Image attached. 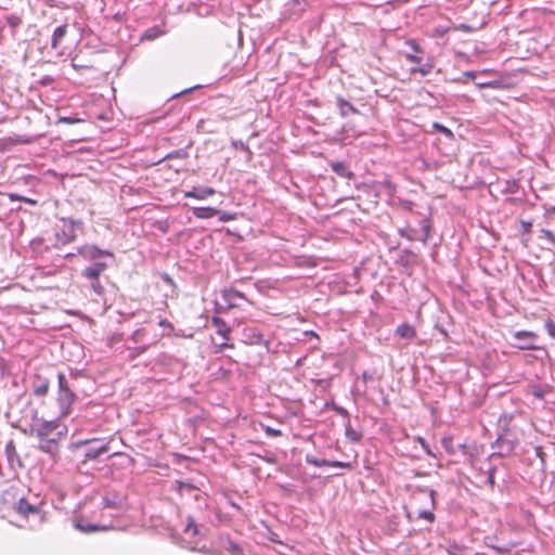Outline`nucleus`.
<instances>
[{
	"instance_id": "obj_37",
	"label": "nucleus",
	"mask_w": 555,
	"mask_h": 555,
	"mask_svg": "<svg viewBox=\"0 0 555 555\" xmlns=\"http://www.w3.org/2000/svg\"><path fill=\"white\" fill-rule=\"evenodd\" d=\"M188 156V153L184 150H177L172 151L169 154H167L164 159H171V158H185Z\"/></svg>"
},
{
	"instance_id": "obj_30",
	"label": "nucleus",
	"mask_w": 555,
	"mask_h": 555,
	"mask_svg": "<svg viewBox=\"0 0 555 555\" xmlns=\"http://www.w3.org/2000/svg\"><path fill=\"white\" fill-rule=\"evenodd\" d=\"M396 334L402 338L410 339L415 335V330L408 323H403L397 327Z\"/></svg>"
},
{
	"instance_id": "obj_29",
	"label": "nucleus",
	"mask_w": 555,
	"mask_h": 555,
	"mask_svg": "<svg viewBox=\"0 0 555 555\" xmlns=\"http://www.w3.org/2000/svg\"><path fill=\"white\" fill-rule=\"evenodd\" d=\"M345 435L351 442H360L362 439V433L356 430L350 422L345 424Z\"/></svg>"
},
{
	"instance_id": "obj_32",
	"label": "nucleus",
	"mask_w": 555,
	"mask_h": 555,
	"mask_svg": "<svg viewBox=\"0 0 555 555\" xmlns=\"http://www.w3.org/2000/svg\"><path fill=\"white\" fill-rule=\"evenodd\" d=\"M7 195L10 198L11 202L18 201V202H23L25 204H28L30 206L38 205V201L34 199V198H30V197H26V196L16 194V193H8Z\"/></svg>"
},
{
	"instance_id": "obj_28",
	"label": "nucleus",
	"mask_w": 555,
	"mask_h": 555,
	"mask_svg": "<svg viewBox=\"0 0 555 555\" xmlns=\"http://www.w3.org/2000/svg\"><path fill=\"white\" fill-rule=\"evenodd\" d=\"M212 324L217 327V334L228 339L230 333V327L228 324L218 317L212 318Z\"/></svg>"
},
{
	"instance_id": "obj_6",
	"label": "nucleus",
	"mask_w": 555,
	"mask_h": 555,
	"mask_svg": "<svg viewBox=\"0 0 555 555\" xmlns=\"http://www.w3.org/2000/svg\"><path fill=\"white\" fill-rule=\"evenodd\" d=\"M513 341L511 345L520 350H535L538 336L530 331H517L512 335Z\"/></svg>"
},
{
	"instance_id": "obj_39",
	"label": "nucleus",
	"mask_w": 555,
	"mask_h": 555,
	"mask_svg": "<svg viewBox=\"0 0 555 555\" xmlns=\"http://www.w3.org/2000/svg\"><path fill=\"white\" fill-rule=\"evenodd\" d=\"M540 237L546 238L552 245L555 246V234L552 231L547 229H542L540 231Z\"/></svg>"
},
{
	"instance_id": "obj_9",
	"label": "nucleus",
	"mask_w": 555,
	"mask_h": 555,
	"mask_svg": "<svg viewBox=\"0 0 555 555\" xmlns=\"http://www.w3.org/2000/svg\"><path fill=\"white\" fill-rule=\"evenodd\" d=\"M13 508L18 515L25 518L33 516L38 518L39 521L42 519L40 507L36 504L29 503L24 498H21L16 503H14Z\"/></svg>"
},
{
	"instance_id": "obj_15",
	"label": "nucleus",
	"mask_w": 555,
	"mask_h": 555,
	"mask_svg": "<svg viewBox=\"0 0 555 555\" xmlns=\"http://www.w3.org/2000/svg\"><path fill=\"white\" fill-rule=\"evenodd\" d=\"M31 389L34 395L37 397L47 396L50 389L49 378L42 376L41 374H36L31 380Z\"/></svg>"
},
{
	"instance_id": "obj_7",
	"label": "nucleus",
	"mask_w": 555,
	"mask_h": 555,
	"mask_svg": "<svg viewBox=\"0 0 555 555\" xmlns=\"http://www.w3.org/2000/svg\"><path fill=\"white\" fill-rule=\"evenodd\" d=\"M63 417L60 415L51 421H40L37 424H31V433H34L39 438H48L53 431H55L60 427V421Z\"/></svg>"
},
{
	"instance_id": "obj_25",
	"label": "nucleus",
	"mask_w": 555,
	"mask_h": 555,
	"mask_svg": "<svg viewBox=\"0 0 555 555\" xmlns=\"http://www.w3.org/2000/svg\"><path fill=\"white\" fill-rule=\"evenodd\" d=\"M192 211L195 218L209 219L217 216L219 209L214 207H194Z\"/></svg>"
},
{
	"instance_id": "obj_60",
	"label": "nucleus",
	"mask_w": 555,
	"mask_h": 555,
	"mask_svg": "<svg viewBox=\"0 0 555 555\" xmlns=\"http://www.w3.org/2000/svg\"><path fill=\"white\" fill-rule=\"evenodd\" d=\"M238 147H241L242 150L247 151L248 153H250L248 146L244 142H240L238 143Z\"/></svg>"
},
{
	"instance_id": "obj_61",
	"label": "nucleus",
	"mask_w": 555,
	"mask_h": 555,
	"mask_svg": "<svg viewBox=\"0 0 555 555\" xmlns=\"http://www.w3.org/2000/svg\"><path fill=\"white\" fill-rule=\"evenodd\" d=\"M464 75L467 76L468 78H472V79L476 78V73L475 72H466Z\"/></svg>"
},
{
	"instance_id": "obj_24",
	"label": "nucleus",
	"mask_w": 555,
	"mask_h": 555,
	"mask_svg": "<svg viewBox=\"0 0 555 555\" xmlns=\"http://www.w3.org/2000/svg\"><path fill=\"white\" fill-rule=\"evenodd\" d=\"M67 34V25L56 27L52 34L51 47L57 49Z\"/></svg>"
},
{
	"instance_id": "obj_58",
	"label": "nucleus",
	"mask_w": 555,
	"mask_h": 555,
	"mask_svg": "<svg viewBox=\"0 0 555 555\" xmlns=\"http://www.w3.org/2000/svg\"><path fill=\"white\" fill-rule=\"evenodd\" d=\"M76 255H78L77 251L76 253H68V254L64 255V258L66 260H72Z\"/></svg>"
},
{
	"instance_id": "obj_47",
	"label": "nucleus",
	"mask_w": 555,
	"mask_h": 555,
	"mask_svg": "<svg viewBox=\"0 0 555 555\" xmlns=\"http://www.w3.org/2000/svg\"><path fill=\"white\" fill-rule=\"evenodd\" d=\"M495 470H496V469H495L494 467H493V468H491V469L489 470V476H488V478H487V483H489L491 488H493V487H494V485H495V481H494V474H495Z\"/></svg>"
},
{
	"instance_id": "obj_55",
	"label": "nucleus",
	"mask_w": 555,
	"mask_h": 555,
	"mask_svg": "<svg viewBox=\"0 0 555 555\" xmlns=\"http://www.w3.org/2000/svg\"><path fill=\"white\" fill-rule=\"evenodd\" d=\"M141 333H142V331H141V330L135 331V332L132 334L131 338H132L134 341H138V340H139V336L141 335Z\"/></svg>"
},
{
	"instance_id": "obj_46",
	"label": "nucleus",
	"mask_w": 555,
	"mask_h": 555,
	"mask_svg": "<svg viewBox=\"0 0 555 555\" xmlns=\"http://www.w3.org/2000/svg\"><path fill=\"white\" fill-rule=\"evenodd\" d=\"M8 24L12 27H16L21 24V18L15 15H11L8 17Z\"/></svg>"
},
{
	"instance_id": "obj_62",
	"label": "nucleus",
	"mask_w": 555,
	"mask_h": 555,
	"mask_svg": "<svg viewBox=\"0 0 555 555\" xmlns=\"http://www.w3.org/2000/svg\"><path fill=\"white\" fill-rule=\"evenodd\" d=\"M73 66L75 68H85L86 66L85 65H81V63H76V59L73 60Z\"/></svg>"
},
{
	"instance_id": "obj_38",
	"label": "nucleus",
	"mask_w": 555,
	"mask_h": 555,
	"mask_svg": "<svg viewBox=\"0 0 555 555\" xmlns=\"http://www.w3.org/2000/svg\"><path fill=\"white\" fill-rule=\"evenodd\" d=\"M90 283H91V288L92 291L96 294V295H102L103 292H104V287L103 285L101 284L100 280L96 279V280H89Z\"/></svg>"
},
{
	"instance_id": "obj_17",
	"label": "nucleus",
	"mask_w": 555,
	"mask_h": 555,
	"mask_svg": "<svg viewBox=\"0 0 555 555\" xmlns=\"http://www.w3.org/2000/svg\"><path fill=\"white\" fill-rule=\"evenodd\" d=\"M62 433L60 431L57 434V438H40L38 449L44 453H48L50 455H54L57 452L59 448V440Z\"/></svg>"
},
{
	"instance_id": "obj_20",
	"label": "nucleus",
	"mask_w": 555,
	"mask_h": 555,
	"mask_svg": "<svg viewBox=\"0 0 555 555\" xmlns=\"http://www.w3.org/2000/svg\"><path fill=\"white\" fill-rule=\"evenodd\" d=\"M215 193L216 190L210 186H195L191 191L185 192L184 196L189 198L206 199Z\"/></svg>"
},
{
	"instance_id": "obj_8",
	"label": "nucleus",
	"mask_w": 555,
	"mask_h": 555,
	"mask_svg": "<svg viewBox=\"0 0 555 555\" xmlns=\"http://www.w3.org/2000/svg\"><path fill=\"white\" fill-rule=\"evenodd\" d=\"M100 442L99 439H88L83 441H79L78 446H89L86 449L85 457L87 460H96L104 453H107L109 451L108 443H101L99 446H94L95 443Z\"/></svg>"
},
{
	"instance_id": "obj_3",
	"label": "nucleus",
	"mask_w": 555,
	"mask_h": 555,
	"mask_svg": "<svg viewBox=\"0 0 555 555\" xmlns=\"http://www.w3.org/2000/svg\"><path fill=\"white\" fill-rule=\"evenodd\" d=\"M435 490L418 487V501L424 503V507L418 508V518L427 520L428 522H433L435 520Z\"/></svg>"
},
{
	"instance_id": "obj_33",
	"label": "nucleus",
	"mask_w": 555,
	"mask_h": 555,
	"mask_svg": "<svg viewBox=\"0 0 555 555\" xmlns=\"http://www.w3.org/2000/svg\"><path fill=\"white\" fill-rule=\"evenodd\" d=\"M447 552L449 555H466V548L456 542H449Z\"/></svg>"
},
{
	"instance_id": "obj_14",
	"label": "nucleus",
	"mask_w": 555,
	"mask_h": 555,
	"mask_svg": "<svg viewBox=\"0 0 555 555\" xmlns=\"http://www.w3.org/2000/svg\"><path fill=\"white\" fill-rule=\"evenodd\" d=\"M107 267L108 263L105 260L92 262L82 270L81 275L87 280H96L107 269Z\"/></svg>"
},
{
	"instance_id": "obj_18",
	"label": "nucleus",
	"mask_w": 555,
	"mask_h": 555,
	"mask_svg": "<svg viewBox=\"0 0 555 555\" xmlns=\"http://www.w3.org/2000/svg\"><path fill=\"white\" fill-rule=\"evenodd\" d=\"M307 8V1L306 0H284V9L285 13H287L289 16L300 15Z\"/></svg>"
},
{
	"instance_id": "obj_48",
	"label": "nucleus",
	"mask_w": 555,
	"mask_h": 555,
	"mask_svg": "<svg viewBox=\"0 0 555 555\" xmlns=\"http://www.w3.org/2000/svg\"><path fill=\"white\" fill-rule=\"evenodd\" d=\"M547 333L555 338V323L553 321H548L546 323Z\"/></svg>"
},
{
	"instance_id": "obj_19",
	"label": "nucleus",
	"mask_w": 555,
	"mask_h": 555,
	"mask_svg": "<svg viewBox=\"0 0 555 555\" xmlns=\"http://www.w3.org/2000/svg\"><path fill=\"white\" fill-rule=\"evenodd\" d=\"M125 498L117 492H108L103 496L102 505L105 508H120L124 505Z\"/></svg>"
},
{
	"instance_id": "obj_22",
	"label": "nucleus",
	"mask_w": 555,
	"mask_h": 555,
	"mask_svg": "<svg viewBox=\"0 0 555 555\" xmlns=\"http://www.w3.org/2000/svg\"><path fill=\"white\" fill-rule=\"evenodd\" d=\"M220 546L228 551L231 555H243V548L241 545L232 541L228 537H221L220 538Z\"/></svg>"
},
{
	"instance_id": "obj_2",
	"label": "nucleus",
	"mask_w": 555,
	"mask_h": 555,
	"mask_svg": "<svg viewBox=\"0 0 555 555\" xmlns=\"http://www.w3.org/2000/svg\"><path fill=\"white\" fill-rule=\"evenodd\" d=\"M518 442L517 435L512 429L503 427L493 443V448L499 449L501 456H508L514 452Z\"/></svg>"
},
{
	"instance_id": "obj_11",
	"label": "nucleus",
	"mask_w": 555,
	"mask_h": 555,
	"mask_svg": "<svg viewBox=\"0 0 555 555\" xmlns=\"http://www.w3.org/2000/svg\"><path fill=\"white\" fill-rule=\"evenodd\" d=\"M221 300L224 308L232 309L240 307L238 300H246V298L243 293L234 288H227L221 292Z\"/></svg>"
},
{
	"instance_id": "obj_35",
	"label": "nucleus",
	"mask_w": 555,
	"mask_h": 555,
	"mask_svg": "<svg viewBox=\"0 0 555 555\" xmlns=\"http://www.w3.org/2000/svg\"><path fill=\"white\" fill-rule=\"evenodd\" d=\"M441 444L450 455H454L456 453V444H454L451 436L443 437L441 439Z\"/></svg>"
},
{
	"instance_id": "obj_26",
	"label": "nucleus",
	"mask_w": 555,
	"mask_h": 555,
	"mask_svg": "<svg viewBox=\"0 0 555 555\" xmlns=\"http://www.w3.org/2000/svg\"><path fill=\"white\" fill-rule=\"evenodd\" d=\"M492 540H493L492 537H486L485 544L487 547L494 550L498 554H509L511 551L516 546V543H508V544L501 545V546L495 545V544H493V542H491Z\"/></svg>"
},
{
	"instance_id": "obj_59",
	"label": "nucleus",
	"mask_w": 555,
	"mask_h": 555,
	"mask_svg": "<svg viewBox=\"0 0 555 555\" xmlns=\"http://www.w3.org/2000/svg\"><path fill=\"white\" fill-rule=\"evenodd\" d=\"M537 455L542 460V462L544 461L543 456H544V453L542 451L541 448H537Z\"/></svg>"
},
{
	"instance_id": "obj_4",
	"label": "nucleus",
	"mask_w": 555,
	"mask_h": 555,
	"mask_svg": "<svg viewBox=\"0 0 555 555\" xmlns=\"http://www.w3.org/2000/svg\"><path fill=\"white\" fill-rule=\"evenodd\" d=\"M77 254L85 260L92 262L105 260L106 258H114L113 251L108 249H102L93 244H85L77 247Z\"/></svg>"
},
{
	"instance_id": "obj_63",
	"label": "nucleus",
	"mask_w": 555,
	"mask_h": 555,
	"mask_svg": "<svg viewBox=\"0 0 555 555\" xmlns=\"http://www.w3.org/2000/svg\"><path fill=\"white\" fill-rule=\"evenodd\" d=\"M337 411H338V413H340V414H341V415H344V416H347V415H348L347 410H345L344 408H337Z\"/></svg>"
},
{
	"instance_id": "obj_56",
	"label": "nucleus",
	"mask_w": 555,
	"mask_h": 555,
	"mask_svg": "<svg viewBox=\"0 0 555 555\" xmlns=\"http://www.w3.org/2000/svg\"><path fill=\"white\" fill-rule=\"evenodd\" d=\"M179 486H180V489H191L192 486L189 483V482H183V481H180L179 482Z\"/></svg>"
},
{
	"instance_id": "obj_51",
	"label": "nucleus",
	"mask_w": 555,
	"mask_h": 555,
	"mask_svg": "<svg viewBox=\"0 0 555 555\" xmlns=\"http://www.w3.org/2000/svg\"><path fill=\"white\" fill-rule=\"evenodd\" d=\"M77 119H74L72 117H60L57 120V124H74Z\"/></svg>"
},
{
	"instance_id": "obj_34",
	"label": "nucleus",
	"mask_w": 555,
	"mask_h": 555,
	"mask_svg": "<svg viewBox=\"0 0 555 555\" xmlns=\"http://www.w3.org/2000/svg\"><path fill=\"white\" fill-rule=\"evenodd\" d=\"M519 189L518 182L516 180H506L503 182L502 193L504 194H515Z\"/></svg>"
},
{
	"instance_id": "obj_53",
	"label": "nucleus",
	"mask_w": 555,
	"mask_h": 555,
	"mask_svg": "<svg viewBox=\"0 0 555 555\" xmlns=\"http://www.w3.org/2000/svg\"><path fill=\"white\" fill-rule=\"evenodd\" d=\"M361 379L364 382V383H367L370 380L373 379V376L372 374H370L369 372H363L362 375H361Z\"/></svg>"
},
{
	"instance_id": "obj_52",
	"label": "nucleus",
	"mask_w": 555,
	"mask_h": 555,
	"mask_svg": "<svg viewBox=\"0 0 555 555\" xmlns=\"http://www.w3.org/2000/svg\"><path fill=\"white\" fill-rule=\"evenodd\" d=\"M31 421H33V424H37L39 423L40 421H43L42 418H40L38 416V411L36 409H33L31 410Z\"/></svg>"
},
{
	"instance_id": "obj_23",
	"label": "nucleus",
	"mask_w": 555,
	"mask_h": 555,
	"mask_svg": "<svg viewBox=\"0 0 555 555\" xmlns=\"http://www.w3.org/2000/svg\"><path fill=\"white\" fill-rule=\"evenodd\" d=\"M330 166L332 170L341 178L351 179L353 176L349 166L345 162H333Z\"/></svg>"
},
{
	"instance_id": "obj_41",
	"label": "nucleus",
	"mask_w": 555,
	"mask_h": 555,
	"mask_svg": "<svg viewBox=\"0 0 555 555\" xmlns=\"http://www.w3.org/2000/svg\"><path fill=\"white\" fill-rule=\"evenodd\" d=\"M433 67L434 66L431 64L421 65V59L418 57V74L423 76L428 75L431 72Z\"/></svg>"
},
{
	"instance_id": "obj_57",
	"label": "nucleus",
	"mask_w": 555,
	"mask_h": 555,
	"mask_svg": "<svg viewBox=\"0 0 555 555\" xmlns=\"http://www.w3.org/2000/svg\"><path fill=\"white\" fill-rule=\"evenodd\" d=\"M529 241H530V235L521 236V243L525 246H528Z\"/></svg>"
},
{
	"instance_id": "obj_13",
	"label": "nucleus",
	"mask_w": 555,
	"mask_h": 555,
	"mask_svg": "<svg viewBox=\"0 0 555 555\" xmlns=\"http://www.w3.org/2000/svg\"><path fill=\"white\" fill-rule=\"evenodd\" d=\"M4 452H5V456H7V461H8V464H9V467L12 469V470H16L17 468H22L23 467V463H22V460L16 451V448H15V444H14V441L13 440H10L7 442L5 444V448H4Z\"/></svg>"
},
{
	"instance_id": "obj_10",
	"label": "nucleus",
	"mask_w": 555,
	"mask_h": 555,
	"mask_svg": "<svg viewBox=\"0 0 555 555\" xmlns=\"http://www.w3.org/2000/svg\"><path fill=\"white\" fill-rule=\"evenodd\" d=\"M418 241H422L425 245L437 246L440 242V237L433 230L429 220H423L421 229L418 231Z\"/></svg>"
},
{
	"instance_id": "obj_12",
	"label": "nucleus",
	"mask_w": 555,
	"mask_h": 555,
	"mask_svg": "<svg viewBox=\"0 0 555 555\" xmlns=\"http://www.w3.org/2000/svg\"><path fill=\"white\" fill-rule=\"evenodd\" d=\"M305 461L307 464L313 465L315 467L331 466V467H339V468H346V469L352 468V465L349 462L318 459L312 454H306Z\"/></svg>"
},
{
	"instance_id": "obj_31",
	"label": "nucleus",
	"mask_w": 555,
	"mask_h": 555,
	"mask_svg": "<svg viewBox=\"0 0 555 555\" xmlns=\"http://www.w3.org/2000/svg\"><path fill=\"white\" fill-rule=\"evenodd\" d=\"M165 33L159 27L154 26L149 29H146L143 34L141 39L142 40H154L160 36H163Z\"/></svg>"
},
{
	"instance_id": "obj_64",
	"label": "nucleus",
	"mask_w": 555,
	"mask_h": 555,
	"mask_svg": "<svg viewBox=\"0 0 555 555\" xmlns=\"http://www.w3.org/2000/svg\"><path fill=\"white\" fill-rule=\"evenodd\" d=\"M477 86L480 88H485L491 86V82H478Z\"/></svg>"
},
{
	"instance_id": "obj_49",
	"label": "nucleus",
	"mask_w": 555,
	"mask_h": 555,
	"mask_svg": "<svg viewBox=\"0 0 555 555\" xmlns=\"http://www.w3.org/2000/svg\"><path fill=\"white\" fill-rule=\"evenodd\" d=\"M418 100L425 101L426 96H430V92L425 90L424 88L418 89L417 92Z\"/></svg>"
},
{
	"instance_id": "obj_21",
	"label": "nucleus",
	"mask_w": 555,
	"mask_h": 555,
	"mask_svg": "<svg viewBox=\"0 0 555 555\" xmlns=\"http://www.w3.org/2000/svg\"><path fill=\"white\" fill-rule=\"evenodd\" d=\"M418 129H421L422 131H424L426 133L437 131V132L443 134L449 140L453 139L452 131L449 128H447V127H444V126H442V125H440L438 122H431L429 125V127L426 124L418 125Z\"/></svg>"
},
{
	"instance_id": "obj_54",
	"label": "nucleus",
	"mask_w": 555,
	"mask_h": 555,
	"mask_svg": "<svg viewBox=\"0 0 555 555\" xmlns=\"http://www.w3.org/2000/svg\"><path fill=\"white\" fill-rule=\"evenodd\" d=\"M467 446L466 443H459L456 444V451L461 450L464 454L466 453Z\"/></svg>"
},
{
	"instance_id": "obj_44",
	"label": "nucleus",
	"mask_w": 555,
	"mask_h": 555,
	"mask_svg": "<svg viewBox=\"0 0 555 555\" xmlns=\"http://www.w3.org/2000/svg\"><path fill=\"white\" fill-rule=\"evenodd\" d=\"M264 433L269 437H279V436L282 435V431L280 429H275V428L270 427V426H266L264 427Z\"/></svg>"
},
{
	"instance_id": "obj_36",
	"label": "nucleus",
	"mask_w": 555,
	"mask_h": 555,
	"mask_svg": "<svg viewBox=\"0 0 555 555\" xmlns=\"http://www.w3.org/2000/svg\"><path fill=\"white\" fill-rule=\"evenodd\" d=\"M184 533L190 534L191 537H196L199 534L198 526L195 524L194 518L191 516L188 517V524L184 529Z\"/></svg>"
},
{
	"instance_id": "obj_42",
	"label": "nucleus",
	"mask_w": 555,
	"mask_h": 555,
	"mask_svg": "<svg viewBox=\"0 0 555 555\" xmlns=\"http://www.w3.org/2000/svg\"><path fill=\"white\" fill-rule=\"evenodd\" d=\"M217 216L219 217V220L222 221V222H227V221H230V220L234 219L233 215H231L228 211H223V210H219Z\"/></svg>"
},
{
	"instance_id": "obj_50",
	"label": "nucleus",
	"mask_w": 555,
	"mask_h": 555,
	"mask_svg": "<svg viewBox=\"0 0 555 555\" xmlns=\"http://www.w3.org/2000/svg\"><path fill=\"white\" fill-rule=\"evenodd\" d=\"M532 393L535 398H539V399L544 398V391L540 387H534L532 390Z\"/></svg>"
},
{
	"instance_id": "obj_27",
	"label": "nucleus",
	"mask_w": 555,
	"mask_h": 555,
	"mask_svg": "<svg viewBox=\"0 0 555 555\" xmlns=\"http://www.w3.org/2000/svg\"><path fill=\"white\" fill-rule=\"evenodd\" d=\"M337 106L341 117H347L349 114L359 113V111L350 102L343 98H337Z\"/></svg>"
},
{
	"instance_id": "obj_16",
	"label": "nucleus",
	"mask_w": 555,
	"mask_h": 555,
	"mask_svg": "<svg viewBox=\"0 0 555 555\" xmlns=\"http://www.w3.org/2000/svg\"><path fill=\"white\" fill-rule=\"evenodd\" d=\"M74 527L83 533H92L95 531H106L112 528L111 526H105V525L99 526V525L91 524L85 518L76 519L74 522Z\"/></svg>"
},
{
	"instance_id": "obj_5",
	"label": "nucleus",
	"mask_w": 555,
	"mask_h": 555,
	"mask_svg": "<svg viewBox=\"0 0 555 555\" xmlns=\"http://www.w3.org/2000/svg\"><path fill=\"white\" fill-rule=\"evenodd\" d=\"M63 229L61 233H57V241L63 244H69L77 238V231L82 230L83 223L81 220L76 219H63Z\"/></svg>"
},
{
	"instance_id": "obj_1",
	"label": "nucleus",
	"mask_w": 555,
	"mask_h": 555,
	"mask_svg": "<svg viewBox=\"0 0 555 555\" xmlns=\"http://www.w3.org/2000/svg\"><path fill=\"white\" fill-rule=\"evenodd\" d=\"M57 403L60 406V417H67L72 412V404L76 401L77 395L74 392L64 373L57 374Z\"/></svg>"
},
{
	"instance_id": "obj_45",
	"label": "nucleus",
	"mask_w": 555,
	"mask_h": 555,
	"mask_svg": "<svg viewBox=\"0 0 555 555\" xmlns=\"http://www.w3.org/2000/svg\"><path fill=\"white\" fill-rule=\"evenodd\" d=\"M418 443L422 446V448L426 451L428 455L436 457V454L433 452V450L429 449L428 443H426V441L423 438L418 437Z\"/></svg>"
},
{
	"instance_id": "obj_43",
	"label": "nucleus",
	"mask_w": 555,
	"mask_h": 555,
	"mask_svg": "<svg viewBox=\"0 0 555 555\" xmlns=\"http://www.w3.org/2000/svg\"><path fill=\"white\" fill-rule=\"evenodd\" d=\"M158 325L164 330H168L169 332H175V326L171 322L166 319H160Z\"/></svg>"
},
{
	"instance_id": "obj_40",
	"label": "nucleus",
	"mask_w": 555,
	"mask_h": 555,
	"mask_svg": "<svg viewBox=\"0 0 555 555\" xmlns=\"http://www.w3.org/2000/svg\"><path fill=\"white\" fill-rule=\"evenodd\" d=\"M520 225H521V232H520L521 236L530 235L532 221L520 220Z\"/></svg>"
}]
</instances>
